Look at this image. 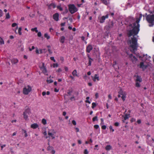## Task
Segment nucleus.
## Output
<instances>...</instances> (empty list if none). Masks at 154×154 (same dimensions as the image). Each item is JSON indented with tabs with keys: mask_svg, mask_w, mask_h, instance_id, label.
<instances>
[{
	"mask_svg": "<svg viewBox=\"0 0 154 154\" xmlns=\"http://www.w3.org/2000/svg\"><path fill=\"white\" fill-rule=\"evenodd\" d=\"M136 35L133 34L131 35L133 36V37H131V39L129 40L131 44L130 47L132 49V50H131V51L132 53H134L135 51L137 50V48L138 47L137 43V40L135 36Z\"/></svg>",
	"mask_w": 154,
	"mask_h": 154,
	"instance_id": "2",
	"label": "nucleus"
},
{
	"mask_svg": "<svg viewBox=\"0 0 154 154\" xmlns=\"http://www.w3.org/2000/svg\"><path fill=\"white\" fill-rule=\"evenodd\" d=\"M97 106L96 104L95 103H92V109L94 108Z\"/></svg>",
	"mask_w": 154,
	"mask_h": 154,
	"instance_id": "35",
	"label": "nucleus"
},
{
	"mask_svg": "<svg viewBox=\"0 0 154 154\" xmlns=\"http://www.w3.org/2000/svg\"><path fill=\"white\" fill-rule=\"evenodd\" d=\"M11 62L13 64H15L18 62V60L17 59H13L11 60Z\"/></svg>",
	"mask_w": 154,
	"mask_h": 154,
	"instance_id": "15",
	"label": "nucleus"
},
{
	"mask_svg": "<svg viewBox=\"0 0 154 154\" xmlns=\"http://www.w3.org/2000/svg\"><path fill=\"white\" fill-rule=\"evenodd\" d=\"M17 24L16 23H14L12 24V26L14 27L17 25Z\"/></svg>",
	"mask_w": 154,
	"mask_h": 154,
	"instance_id": "51",
	"label": "nucleus"
},
{
	"mask_svg": "<svg viewBox=\"0 0 154 154\" xmlns=\"http://www.w3.org/2000/svg\"><path fill=\"white\" fill-rule=\"evenodd\" d=\"M69 10L71 14H73L78 11L77 8L74 4H70L68 5Z\"/></svg>",
	"mask_w": 154,
	"mask_h": 154,
	"instance_id": "4",
	"label": "nucleus"
},
{
	"mask_svg": "<svg viewBox=\"0 0 154 154\" xmlns=\"http://www.w3.org/2000/svg\"><path fill=\"white\" fill-rule=\"evenodd\" d=\"M108 17V15L106 14L105 16H103L100 19V22L101 23H103L104 22L106 18H107Z\"/></svg>",
	"mask_w": 154,
	"mask_h": 154,
	"instance_id": "6",
	"label": "nucleus"
},
{
	"mask_svg": "<svg viewBox=\"0 0 154 154\" xmlns=\"http://www.w3.org/2000/svg\"><path fill=\"white\" fill-rule=\"evenodd\" d=\"M3 12L0 9V17H1L3 15Z\"/></svg>",
	"mask_w": 154,
	"mask_h": 154,
	"instance_id": "54",
	"label": "nucleus"
},
{
	"mask_svg": "<svg viewBox=\"0 0 154 154\" xmlns=\"http://www.w3.org/2000/svg\"><path fill=\"white\" fill-rule=\"evenodd\" d=\"M59 14L57 13L53 15V17L54 19L56 21H57L59 20Z\"/></svg>",
	"mask_w": 154,
	"mask_h": 154,
	"instance_id": "9",
	"label": "nucleus"
},
{
	"mask_svg": "<svg viewBox=\"0 0 154 154\" xmlns=\"http://www.w3.org/2000/svg\"><path fill=\"white\" fill-rule=\"evenodd\" d=\"M50 59L51 60H53L54 62H56V60L54 59V57H50Z\"/></svg>",
	"mask_w": 154,
	"mask_h": 154,
	"instance_id": "45",
	"label": "nucleus"
},
{
	"mask_svg": "<svg viewBox=\"0 0 154 154\" xmlns=\"http://www.w3.org/2000/svg\"><path fill=\"white\" fill-rule=\"evenodd\" d=\"M64 69H65V71H68V67H67L65 66V67H64Z\"/></svg>",
	"mask_w": 154,
	"mask_h": 154,
	"instance_id": "63",
	"label": "nucleus"
},
{
	"mask_svg": "<svg viewBox=\"0 0 154 154\" xmlns=\"http://www.w3.org/2000/svg\"><path fill=\"white\" fill-rule=\"evenodd\" d=\"M40 68L41 69H43L42 70V72L45 74V73L47 72V70L46 67L45 66V64L44 63H42V66Z\"/></svg>",
	"mask_w": 154,
	"mask_h": 154,
	"instance_id": "7",
	"label": "nucleus"
},
{
	"mask_svg": "<svg viewBox=\"0 0 154 154\" xmlns=\"http://www.w3.org/2000/svg\"><path fill=\"white\" fill-rule=\"evenodd\" d=\"M0 43L1 44H4V41L3 39L1 37H0Z\"/></svg>",
	"mask_w": 154,
	"mask_h": 154,
	"instance_id": "29",
	"label": "nucleus"
},
{
	"mask_svg": "<svg viewBox=\"0 0 154 154\" xmlns=\"http://www.w3.org/2000/svg\"><path fill=\"white\" fill-rule=\"evenodd\" d=\"M129 19H130V20H132L134 21L135 20V19L133 17H129Z\"/></svg>",
	"mask_w": 154,
	"mask_h": 154,
	"instance_id": "48",
	"label": "nucleus"
},
{
	"mask_svg": "<svg viewBox=\"0 0 154 154\" xmlns=\"http://www.w3.org/2000/svg\"><path fill=\"white\" fill-rule=\"evenodd\" d=\"M56 6V5L54 3H52L49 5V8H51V7H52L53 8H54Z\"/></svg>",
	"mask_w": 154,
	"mask_h": 154,
	"instance_id": "20",
	"label": "nucleus"
},
{
	"mask_svg": "<svg viewBox=\"0 0 154 154\" xmlns=\"http://www.w3.org/2000/svg\"><path fill=\"white\" fill-rule=\"evenodd\" d=\"M47 82H48V83H50L53 82V80H52L51 79H50V80L47 79Z\"/></svg>",
	"mask_w": 154,
	"mask_h": 154,
	"instance_id": "40",
	"label": "nucleus"
},
{
	"mask_svg": "<svg viewBox=\"0 0 154 154\" xmlns=\"http://www.w3.org/2000/svg\"><path fill=\"white\" fill-rule=\"evenodd\" d=\"M42 122L44 125H45L46 124V120L44 119H43L42 120Z\"/></svg>",
	"mask_w": 154,
	"mask_h": 154,
	"instance_id": "30",
	"label": "nucleus"
},
{
	"mask_svg": "<svg viewBox=\"0 0 154 154\" xmlns=\"http://www.w3.org/2000/svg\"><path fill=\"white\" fill-rule=\"evenodd\" d=\"M135 86L139 88L140 87V84L139 82H136V83L135 84Z\"/></svg>",
	"mask_w": 154,
	"mask_h": 154,
	"instance_id": "28",
	"label": "nucleus"
},
{
	"mask_svg": "<svg viewBox=\"0 0 154 154\" xmlns=\"http://www.w3.org/2000/svg\"><path fill=\"white\" fill-rule=\"evenodd\" d=\"M72 74L74 76H78V75L77 74V71L76 70H73L72 72Z\"/></svg>",
	"mask_w": 154,
	"mask_h": 154,
	"instance_id": "21",
	"label": "nucleus"
},
{
	"mask_svg": "<svg viewBox=\"0 0 154 154\" xmlns=\"http://www.w3.org/2000/svg\"><path fill=\"white\" fill-rule=\"evenodd\" d=\"M38 126L36 123H34L32 124L31 127L33 129H35L38 127Z\"/></svg>",
	"mask_w": 154,
	"mask_h": 154,
	"instance_id": "14",
	"label": "nucleus"
},
{
	"mask_svg": "<svg viewBox=\"0 0 154 154\" xmlns=\"http://www.w3.org/2000/svg\"><path fill=\"white\" fill-rule=\"evenodd\" d=\"M42 95L43 96H44L46 94V92L45 91H43L42 92Z\"/></svg>",
	"mask_w": 154,
	"mask_h": 154,
	"instance_id": "61",
	"label": "nucleus"
},
{
	"mask_svg": "<svg viewBox=\"0 0 154 154\" xmlns=\"http://www.w3.org/2000/svg\"><path fill=\"white\" fill-rule=\"evenodd\" d=\"M38 36L39 37H41L42 36V34L41 32H38L37 34Z\"/></svg>",
	"mask_w": 154,
	"mask_h": 154,
	"instance_id": "46",
	"label": "nucleus"
},
{
	"mask_svg": "<svg viewBox=\"0 0 154 154\" xmlns=\"http://www.w3.org/2000/svg\"><path fill=\"white\" fill-rule=\"evenodd\" d=\"M95 97L96 98H97L98 97V93H96L95 94Z\"/></svg>",
	"mask_w": 154,
	"mask_h": 154,
	"instance_id": "60",
	"label": "nucleus"
},
{
	"mask_svg": "<svg viewBox=\"0 0 154 154\" xmlns=\"http://www.w3.org/2000/svg\"><path fill=\"white\" fill-rule=\"evenodd\" d=\"M97 119V116H95L92 119L93 121V122H94L95 121H97L98 119Z\"/></svg>",
	"mask_w": 154,
	"mask_h": 154,
	"instance_id": "37",
	"label": "nucleus"
},
{
	"mask_svg": "<svg viewBox=\"0 0 154 154\" xmlns=\"http://www.w3.org/2000/svg\"><path fill=\"white\" fill-rule=\"evenodd\" d=\"M132 61V62L136 61L137 60V59L134 56L132 58H131Z\"/></svg>",
	"mask_w": 154,
	"mask_h": 154,
	"instance_id": "25",
	"label": "nucleus"
},
{
	"mask_svg": "<svg viewBox=\"0 0 154 154\" xmlns=\"http://www.w3.org/2000/svg\"><path fill=\"white\" fill-rule=\"evenodd\" d=\"M93 49V47L91 45H88L87 47L86 51L88 53H90Z\"/></svg>",
	"mask_w": 154,
	"mask_h": 154,
	"instance_id": "11",
	"label": "nucleus"
},
{
	"mask_svg": "<svg viewBox=\"0 0 154 154\" xmlns=\"http://www.w3.org/2000/svg\"><path fill=\"white\" fill-rule=\"evenodd\" d=\"M88 58L89 59V62L88 63V66H91V61H93V59L92 58H91L90 57L89 55L88 54Z\"/></svg>",
	"mask_w": 154,
	"mask_h": 154,
	"instance_id": "16",
	"label": "nucleus"
},
{
	"mask_svg": "<svg viewBox=\"0 0 154 154\" xmlns=\"http://www.w3.org/2000/svg\"><path fill=\"white\" fill-rule=\"evenodd\" d=\"M97 76V74H95V75L94 78H93V79L94 81H95L96 79H97L98 81H99V77L98 76Z\"/></svg>",
	"mask_w": 154,
	"mask_h": 154,
	"instance_id": "17",
	"label": "nucleus"
},
{
	"mask_svg": "<svg viewBox=\"0 0 154 154\" xmlns=\"http://www.w3.org/2000/svg\"><path fill=\"white\" fill-rule=\"evenodd\" d=\"M109 128L110 130H112V132H113L114 131V129H112V126H110L109 127Z\"/></svg>",
	"mask_w": 154,
	"mask_h": 154,
	"instance_id": "55",
	"label": "nucleus"
},
{
	"mask_svg": "<svg viewBox=\"0 0 154 154\" xmlns=\"http://www.w3.org/2000/svg\"><path fill=\"white\" fill-rule=\"evenodd\" d=\"M68 92H67V94L69 95H71V93L73 91V90H68Z\"/></svg>",
	"mask_w": 154,
	"mask_h": 154,
	"instance_id": "38",
	"label": "nucleus"
},
{
	"mask_svg": "<svg viewBox=\"0 0 154 154\" xmlns=\"http://www.w3.org/2000/svg\"><path fill=\"white\" fill-rule=\"evenodd\" d=\"M106 128V126L105 125H103L102 126V128L103 130H105Z\"/></svg>",
	"mask_w": 154,
	"mask_h": 154,
	"instance_id": "50",
	"label": "nucleus"
},
{
	"mask_svg": "<svg viewBox=\"0 0 154 154\" xmlns=\"http://www.w3.org/2000/svg\"><path fill=\"white\" fill-rule=\"evenodd\" d=\"M31 31H35L36 32H38V30L37 29V27H35L34 28H32L31 29Z\"/></svg>",
	"mask_w": 154,
	"mask_h": 154,
	"instance_id": "26",
	"label": "nucleus"
},
{
	"mask_svg": "<svg viewBox=\"0 0 154 154\" xmlns=\"http://www.w3.org/2000/svg\"><path fill=\"white\" fill-rule=\"evenodd\" d=\"M23 113L24 114H26L29 115L31 113L30 109L29 108H28L26 109Z\"/></svg>",
	"mask_w": 154,
	"mask_h": 154,
	"instance_id": "13",
	"label": "nucleus"
},
{
	"mask_svg": "<svg viewBox=\"0 0 154 154\" xmlns=\"http://www.w3.org/2000/svg\"><path fill=\"white\" fill-rule=\"evenodd\" d=\"M94 127L96 129H97L99 128V126L98 125H96L94 126Z\"/></svg>",
	"mask_w": 154,
	"mask_h": 154,
	"instance_id": "44",
	"label": "nucleus"
},
{
	"mask_svg": "<svg viewBox=\"0 0 154 154\" xmlns=\"http://www.w3.org/2000/svg\"><path fill=\"white\" fill-rule=\"evenodd\" d=\"M44 37L45 38H46L47 39H49L50 38V36H49L47 33H45V34Z\"/></svg>",
	"mask_w": 154,
	"mask_h": 154,
	"instance_id": "22",
	"label": "nucleus"
},
{
	"mask_svg": "<svg viewBox=\"0 0 154 154\" xmlns=\"http://www.w3.org/2000/svg\"><path fill=\"white\" fill-rule=\"evenodd\" d=\"M68 12V9L67 8V7H66L65 9V12H63V14L66 13Z\"/></svg>",
	"mask_w": 154,
	"mask_h": 154,
	"instance_id": "47",
	"label": "nucleus"
},
{
	"mask_svg": "<svg viewBox=\"0 0 154 154\" xmlns=\"http://www.w3.org/2000/svg\"><path fill=\"white\" fill-rule=\"evenodd\" d=\"M119 125V123L118 122H116L114 123V125L116 126H118Z\"/></svg>",
	"mask_w": 154,
	"mask_h": 154,
	"instance_id": "52",
	"label": "nucleus"
},
{
	"mask_svg": "<svg viewBox=\"0 0 154 154\" xmlns=\"http://www.w3.org/2000/svg\"><path fill=\"white\" fill-rule=\"evenodd\" d=\"M137 122L138 124H140V123H141V121L140 120H138L137 121Z\"/></svg>",
	"mask_w": 154,
	"mask_h": 154,
	"instance_id": "62",
	"label": "nucleus"
},
{
	"mask_svg": "<svg viewBox=\"0 0 154 154\" xmlns=\"http://www.w3.org/2000/svg\"><path fill=\"white\" fill-rule=\"evenodd\" d=\"M48 134L49 136H51V137H52V138L53 139H54L55 138V137L53 136V134L51 133L48 131Z\"/></svg>",
	"mask_w": 154,
	"mask_h": 154,
	"instance_id": "23",
	"label": "nucleus"
},
{
	"mask_svg": "<svg viewBox=\"0 0 154 154\" xmlns=\"http://www.w3.org/2000/svg\"><path fill=\"white\" fill-rule=\"evenodd\" d=\"M101 1L105 5H107L108 4L106 0H101Z\"/></svg>",
	"mask_w": 154,
	"mask_h": 154,
	"instance_id": "33",
	"label": "nucleus"
},
{
	"mask_svg": "<svg viewBox=\"0 0 154 154\" xmlns=\"http://www.w3.org/2000/svg\"><path fill=\"white\" fill-rule=\"evenodd\" d=\"M48 51L50 54H51L52 53V52L51 51L50 49H48Z\"/></svg>",
	"mask_w": 154,
	"mask_h": 154,
	"instance_id": "59",
	"label": "nucleus"
},
{
	"mask_svg": "<svg viewBox=\"0 0 154 154\" xmlns=\"http://www.w3.org/2000/svg\"><path fill=\"white\" fill-rule=\"evenodd\" d=\"M27 87V88L26 87L23 88V93L24 94L27 95L32 91V88L29 85H28Z\"/></svg>",
	"mask_w": 154,
	"mask_h": 154,
	"instance_id": "5",
	"label": "nucleus"
},
{
	"mask_svg": "<svg viewBox=\"0 0 154 154\" xmlns=\"http://www.w3.org/2000/svg\"><path fill=\"white\" fill-rule=\"evenodd\" d=\"M146 19L147 22L151 24L149 25V26H153L154 23V14L148 15H147Z\"/></svg>",
	"mask_w": 154,
	"mask_h": 154,
	"instance_id": "3",
	"label": "nucleus"
},
{
	"mask_svg": "<svg viewBox=\"0 0 154 154\" xmlns=\"http://www.w3.org/2000/svg\"><path fill=\"white\" fill-rule=\"evenodd\" d=\"M53 67L54 68L55 67H57L58 66V65L57 63H53Z\"/></svg>",
	"mask_w": 154,
	"mask_h": 154,
	"instance_id": "42",
	"label": "nucleus"
},
{
	"mask_svg": "<svg viewBox=\"0 0 154 154\" xmlns=\"http://www.w3.org/2000/svg\"><path fill=\"white\" fill-rule=\"evenodd\" d=\"M65 38V37L64 36H62L60 38V42L63 43L64 42V40Z\"/></svg>",
	"mask_w": 154,
	"mask_h": 154,
	"instance_id": "18",
	"label": "nucleus"
},
{
	"mask_svg": "<svg viewBox=\"0 0 154 154\" xmlns=\"http://www.w3.org/2000/svg\"><path fill=\"white\" fill-rule=\"evenodd\" d=\"M22 130L23 131L24 133L25 134V135H24L25 137H27V135L26 131L25 130H24V129H22Z\"/></svg>",
	"mask_w": 154,
	"mask_h": 154,
	"instance_id": "39",
	"label": "nucleus"
},
{
	"mask_svg": "<svg viewBox=\"0 0 154 154\" xmlns=\"http://www.w3.org/2000/svg\"><path fill=\"white\" fill-rule=\"evenodd\" d=\"M129 115H130L129 114H125V116L124 117V120H126V119H128V116H129Z\"/></svg>",
	"mask_w": 154,
	"mask_h": 154,
	"instance_id": "24",
	"label": "nucleus"
},
{
	"mask_svg": "<svg viewBox=\"0 0 154 154\" xmlns=\"http://www.w3.org/2000/svg\"><path fill=\"white\" fill-rule=\"evenodd\" d=\"M113 24H114L112 21L110 23H109L108 26H107V29H109L110 28H112Z\"/></svg>",
	"mask_w": 154,
	"mask_h": 154,
	"instance_id": "12",
	"label": "nucleus"
},
{
	"mask_svg": "<svg viewBox=\"0 0 154 154\" xmlns=\"http://www.w3.org/2000/svg\"><path fill=\"white\" fill-rule=\"evenodd\" d=\"M72 123L74 125H75L76 124V122L74 120H73L72 121Z\"/></svg>",
	"mask_w": 154,
	"mask_h": 154,
	"instance_id": "49",
	"label": "nucleus"
},
{
	"mask_svg": "<svg viewBox=\"0 0 154 154\" xmlns=\"http://www.w3.org/2000/svg\"><path fill=\"white\" fill-rule=\"evenodd\" d=\"M134 56H133V54H130L129 56V57L130 58H132V57H133Z\"/></svg>",
	"mask_w": 154,
	"mask_h": 154,
	"instance_id": "64",
	"label": "nucleus"
},
{
	"mask_svg": "<svg viewBox=\"0 0 154 154\" xmlns=\"http://www.w3.org/2000/svg\"><path fill=\"white\" fill-rule=\"evenodd\" d=\"M10 18V16L9 13L6 14V19H9Z\"/></svg>",
	"mask_w": 154,
	"mask_h": 154,
	"instance_id": "41",
	"label": "nucleus"
},
{
	"mask_svg": "<svg viewBox=\"0 0 154 154\" xmlns=\"http://www.w3.org/2000/svg\"><path fill=\"white\" fill-rule=\"evenodd\" d=\"M22 30V28L21 27L19 28L18 29V33L19 35H21L22 34V33L21 32V31Z\"/></svg>",
	"mask_w": 154,
	"mask_h": 154,
	"instance_id": "34",
	"label": "nucleus"
},
{
	"mask_svg": "<svg viewBox=\"0 0 154 154\" xmlns=\"http://www.w3.org/2000/svg\"><path fill=\"white\" fill-rule=\"evenodd\" d=\"M51 153L52 154H54L55 153V151L53 150V149L52 150V151L51 152Z\"/></svg>",
	"mask_w": 154,
	"mask_h": 154,
	"instance_id": "58",
	"label": "nucleus"
},
{
	"mask_svg": "<svg viewBox=\"0 0 154 154\" xmlns=\"http://www.w3.org/2000/svg\"><path fill=\"white\" fill-rule=\"evenodd\" d=\"M121 97L122 98V100H123V101H124L125 100V98L126 97L125 96L124 94L122 95Z\"/></svg>",
	"mask_w": 154,
	"mask_h": 154,
	"instance_id": "43",
	"label": "nucleus"
},
{
	"mask_svg": "<svg viewBox=\"0 0 154 154\" xmlns=\"http://www.w3.org/2000/svg\"><path fill=\"white\" fill-rule=\"evenodd\" d=\"M147 67V66L144 65L143 62H141L140 63V68H142L143 70H144Z\"/></svg>",
	"mask_w": 154,
	"mask_h": 154,
	"instance_id": "8",
	"label": "nucleus"
},
{
	"mask_svg": "<svg viewBox=\"0 0 154 154\" xmlns=\"http://www.w3.org/2000/svg\"><path fill=\"white\" fill-rule=\"evenodd\" d=\"M142 16V14H140L139 17L136 19V21L132 24H130L129 26L131 27L129 30H128L127 36L130 37L133 34L137 35L140 31V25L139 23Z\"/></svg>",
	"mask_w": 154,
	"mask_h": 154,
	"instance_id": "1",
	"label": "nucleus"
},
{
	"mask_svg": "<svg viewBox=\"0 0 154 154\" xmlns=\"http://www.w3.org/2000/svg\"><path fill=\"white\" fill-rule=\"evenodd\" d=\"M62 70L60 68H59L57 70V71L58 72H61Z\"/></svg>",
	"mask_w": 154,
	"mask_h": 154,
	"instance_id": "56",
	"label": "nucleus"
},
{
	"mask_svg": "<svg viewBox=\"0 0 154 154\" xmlns=\"http://www.w3.org/2000/svg\"><path fill=\"white\" fill-rule=\"evenodd\" d=\"M23 118H24L26 120L28 118V115L27 114H24V113L23 114Z\"/></svg>",
	"mask_w": 154,
	"mask_h": 154,
	"instance_id": "32",
	"label": "nucleus"
},
{
	"mask_svg": "<svg viewBox=\"0 0 154 154\" xmlns=\"http://www.w3.org/2000/svg\"><path fill=\"white\" fill-rule=\"evenodd\" d=\"M57 8L60 11H62L63 10V8L60 6V5H58L57 7Z\"/></svg>",
	"mask_w": 154,
	"mask_h": 154,
	"instance_id": "36",
	"label": "nucleus"
},
{
	"mask_svg": "<svg viewBox=\"0 0 154 154\" xmlns=\"http://www.w3.org/2000/svg\"><path fill=\"white\" fill-rule=\"evenodd\" d=\"M112 146L110 145H107L105 147V149L106 150L108 151L111 149Z\"/></svg>",
	"mask_w": 154,
	"mask_h": 154,
	"instance_id": "19",
	"label": "nucleus"
},
{
	"mask_svg": "<svg viewBox=\"0 0 154 154\" xmlns=\"http://www.w3.org/2000/svg\"><path fill=\"white\" fill-rule=\"evenodd\" d=\"M134 76L136 77V79L135 80L136 82H140L142 81V79L140 76L138 75H134Z\"/></svg>",
	"mask_w": 154,
	"mask_h": 154,
	"instance_id": "10",
	"label": "nucleus"
},
{
	"mask_svg": "<svg viewBox=\"0 0 154 154\" xmlns=\"http://www.w3.org/2000/svg\"><path fill=\"white\" fill-rule=\"evenodd\" d=\"M88 152L87 149H85L84 150V153L85 154H88Z\"/></svg>",
	"mask_w": 154,
	"mask_h": 154,
	"instance_id": "53",
	"label": "nucleus"
},
{
	"mask_svg": "<svg viewBox=\"0 0 154 154\" xmlns=\"http://www.w3.org/2000/svg\"><path fill=\"white\" fill-rule=\"evenodd\" d=\"M65 23H66L65 22L62 23L60 24V25H61V26H65Z\"/></svg>",
	"mask_w": 154,
	"mask_h": 154,
	"instance_id": "57",
	"label": "nucleus"
},
{
	"mask_svg": "<svg viewBox=\"0 0 154 154\" xmlns=\"http://www.w3.org/2000/svg\"><path fill=\"white\" fill-rule=\"evenodd\" d=\"M54 148L52 146H49L47 147V150H48L49 151L51 150H52Z\"/></svg>",
	"mask_w": 154,
	"mask_h": 154,
	"instance_id": "31",
	"label": "nucleus"
},
{
	"mask_svg": "<svg viewBox=\"0 0 154 154\" xmlns=\"http://www.w3.org/2000/svg\"><path fill=\"white\" fill-rule=\"evenodd\" d=\"M119 93L122 95L124 94V93L121 88L120 89V91L119 92Z\"/></svg>",
	"mask_w": 154,
	"mask_h": 154,
	"instance_id": "27",
	"label": "nucleus"
}]
</instances>
